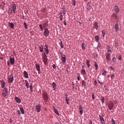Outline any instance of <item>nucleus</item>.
<instances>
[{
  "label": "nucleus",
  "mask_w": 124,
  "mask_h": 124,
  "mask_svg": "<svg viewBox=\"0 0 124 124\" xmlns=\"http://www.w3.org/2000/svg\"><path fill=\"white\" fill-rule=\"evenodd\" d=\"M107 73V72L106 71L104 70V71L103 73L102 74V75L104 76H105L106 75V74Z\"/></svg>",
  "instance_id": "obj_47"
},
{
  "label": "nucleus",
  "mask_w": 124,
  "mask_h": 124,
  "mask_svg": "<svg viewBox=\"0 0 124 124\" xmlns=\"http://www.w3.org/2000/svg\"><path fill=\"white\" fill-rule=\"evenodd\" d=\"M107 49H108V51H107L108 52H110L111 51V50L110 49V47H109Z\"/></svg>",
  "instance_id": "obj_52"
},
{
  "label": "nucleus",
  "mask_w": 124,
  "mask_h": 124,
  "mask_svg": "<svg viewBox=\"0 0 124 124\" xmlns=\"http://www.w3.org/2000/svg\"><path fill=\"white\" fill-rule=\"evenodd\" d=\"M12 7L13 11L14 13L15 14L16 12V5L14 2H13V4L12 5Z\"/></svg>",
  "instance_id": "obj_3"
},
{
  "label": "nucleus",
  "mask_w": 124,
  "mask_h": 124,
  "mask_svg": "<svg viewBox=\"0 0 124 124\" xmlns=\"http://www.w3.org/2000/svg\"><path fill=\"white\" fill-rule=\"evenodd\" d=\"M114 9L116 13H118L119 12V9L118 6H115L114 7Z\"/></svg>",
  "instance_id": "obj_17"
},
{
  "label": "nucleus",
  "mask_w": 124,
  "mask_h": 124,
  "mask_svg": "<svg viewBox=\"0 0 124 124\" xmlns=\"http://www.w3.org/2000/svg\"><path fill=\"white\" fill-rule=\"evenodd\" d=\"M39 27H40V28L41 29L42 31H43V28L42 25L41 24H40L39 25Z\"/></svg>",
  "instance_id": "obj_49"
},
{
  "label": "nucleus",
  "mask_w": 124,
  "mask_h": 124,
  "mask_svg": "<svg viewBox=\"0 0 124 124\" xmlns=\"http://www.w3.org/2000/svg\"><path fill=\"white\" fill-rule=\"evenodd\" d=\"M85 44L84 43H82L81 46L82 48V49L83 50H84L85 49Z\"/></svg>",
  "instance_id": "obj_39"
},
{
  "label": "nucleus",
  "mask_w": 124,
  "mask_h": 124,
  "mask_svg": "<svg viewBox=\"0 0 124 124\" xmlns=\"http://www.w3.org/2000/svg\"><path fill=\"white\" fill-rule=\"evenodd\" d=\"M110 54L109 53H107L106 54V58L108 62L110 61L111 60Z\"/></svg>",
  "instance_id": "obj_7"
},
{
  "label": "nucleus",
  "mask_w": 124,
  "mask_h": 124,
  "mask_svg": "<svg viewBox=\"0 0 124 124\" xmlns=\"http://www.w3.org/2000/svg\"><path fill=\"white\" fill-rule=\"evenodd\" d=\"M30 88L31 91V92H32L33 91V88L32 87V83L30 85Z\"/></svg>",
  "instance_id": "obj_33"
},
{
  "label": "nucleus",
  "mask_w": 124,
  "mask_h": 124,
  "mask_svg": "<svg viewBox=\"0 0 124 124\" xmlns=\"http://www.w3.org/2000/svg\"><path fill=\"white\" fill-rule=\"evenodd\" d=\"M59 15L60 16H59V18L60 20L62 21V18H63V16L62 15V13L61 12H60L59 13Z\"/></svg>",
  "instance_id": "obj_20"
},
{
  "label": "nucleus",
  "mask_w": 124,
  "mask_h": 124,
  "mask_svg": "<svg viewBox=\"0 0 124 124\" xmlns=\"http://www.w3.org/2000/svg\"><path fill=\"white\" fill-rule=\"evenodd\" d=\"M18 113V114L19 115H20L21 114V113L20 112V111L19 110H18V111H17Z\"/></svg>",
  "instance_id": "obj_61"
},
{
  "label": "nucleus",
  "mask_w": 124,
  "mask_h": 124,
  "mask_svg": "<svg viewBox=\"0 0 124 124\" xmlns=\"http://www.w3.org/2000/svg\"><path fill=\"white\" fill-rule=\"evenodd\" d=\"M99 116L100 117V119L101 121V123L102 124H104L105 123L104 118L101 115H99Z\"/></svg>",
  "instance_id": "obj_9"
},
{
  "label": "nucleus",
  "mask_w": 124,
  "mask_h": 124,
  "mask_svg": "<svg viewBox=\"0 0 124 124\" xmlns=\"http://www.w3.org/2000/svg\"><path fill=\"white\" fill-rule=\"evenodd\" d=\"M89 124H92V122L91 120L89 121Z\"/></svg>",
  "instance_id": "obj_60"
},
{
  "label": "nucleus",
  "mask_w": 124,
  "mask_h": 124,
  "mask_svg": "<svg viewBox=\"0 0 124 124\" xmlns=\"http://www.w3.org/2000/svg\"><path fill=\"white\" fill-rule=\"evenodd\" d=\"M45 52L46 54H48L49 53V49L48 48L47 45L45 44Z\"/></svg>",
  "instance_id": "obj_18"
},
{
  "label": "nucleus",
  "mask_w": 124,
  "mask_h": 124,
  "mask_svg": "<svg viewBox=\"0 0 124 124\" xmlns=\"http://www.w3.org/2000/svg\"><path fill=\"white\" fill-rule=\"evenodd\" d=\"M53 67L54 69H55L56 68V66L55 64H54L53 65Z\"/></svg>",
  "instance_id": "obj_54"
},
{
  "label": "nucleus",
  "mask_w": 124,
  "mask_h": 124,
  "mask_svg": "<svg viewBox=\"0 0 124 124\" xmlns=\"http://www.w3.org/2000/svg\"><path fill=\"white\" fill-rule=\"evenodd\" d=\"M82 86H83L85 88L86 86V83L85 81L83 80L82 81Z\"/></svg>",
  "instance_id": "obj_28"
},
{
  "label": "nucleus",
  "mask_w": 124,
  "mask_h": 124,
  "mask_svg": "<svg viewBox=\"0 0 124 124\" xmlns=\"http://www.w3.org/2000/svg\"><path fill=\"white\" fill-rule=\"evenodd\" d=\"M61 60L63 64H65L66 62V57H65L62 56L61 58Z\"/></svg>",
  "instance_id": "obj_15"
},
{
  "label": "nucleus",
  "mask_w": 124,
  "mask_h": 124,
  "mask_svg": "<svg viewBox=\"0 0 124 124\" xmlns=\"http://www.w3.org/2000/svg\"><path fill=\"white\" fill-rule=\"evenodd\" d=\"M112 17L113 18L116 19H118V17L115 14H113L112 15Z\"/></svg>",
  "instance_id": "obj_23"
},
{
  "label": "nucleus",
  "mask_w": 124,
  "mask_h": 124,
  "mask_svg": "<svg viewBox=\"0 0 124 124\" xmlns=\"http://www.w3.org/2000/svg\"><path fill=\"white\" fill-rule=\"evenodd\" d=\"M49 33V31L47 28H46L44 32V35L46 37L48 36Z\"/></svg>",
  "instance_id": "obj_6"
},
{
  "label": "nucleus",
  "mask_w": 124,
  "mask_h": 124,
  "mask_svg": "<svg viewBox=\"0 0 124 124\" xmlns=\"http://www.w3.org/2000/svg\"><path fill=\"white\" fill-rule=\"evenodd\" d=\"M98 82L99 83V84H100L101 85H102L103 84V83L102 82H101L100 81H99V80H98Z\"/></svg>",
  "instance_id": "obj_56"
},
{
  "label": "nucleus",
  "mask_w": 124,
  "mask_h": 124,
  "mask_svg": "<svg viewBox=\"0 0 124 124\" xmlns=\"http://www.w3.org/2000/svg\"><path fill=\"white\" fill-rule=\"evenodd\" d=\"M20 109L22 114H24V111L23 108L21 107L20 108Z\"/></svg>",
  "instance_id": "obj_35"
},
{
  "label": "nucleus",
  "mask_w": 124,
  "mask_h": 124,
  "mask_svg": "<svg viewBox=\"0 0 124 124\" xmlns=\"http://www.w3.org/2000/svg\"><path fill=\"white\" fill-rule=\"evenodd\" d=\"M13 81V77L11 74L9 76L8 78V82L9 83H11Z\"/></svg>",
  "instance_id": "obj_8"
},
{
  "label": "nucleus",
  "mask_w": 124,
  "mask_h": 124,
  "mask_svg": "<svg viewBox=\"0 0 124 124\" xmlns=\"http://www.w3.org/2000/svg\"><path fill=\"white\" fill-rule=\"evenodd\" d=\"M9 26L11 28L13 29L14 27V24H9Z\"/></svg>",
  "instance_id": "obj_42"
},
{
  "label": "nucleus",
  "mask_w": 124,
  "mask_h": 124,
  "mask_svg": "<svg viewBox=\"0 0 124 124\" xmlns=\"http://www.w3.org/2000/svg\"><path fill=\"white\" fill-rule=\"evenodd\" d=\"M94 66L95 67V70H97L98 68V65L97 64V62H94Z\"/></svg>",
  "instance_id": "obj_32"
},
{
  "label": "nucleus",
  "mask_w": 124,
  "mask_h": 124,
  "mask_svg": "<svg viewBox=\"0 0 124 124\" xmlns=\"http://www.w3.org/2000/svg\"><path fill=\"white\" fill-rule=\"evenodd\" d=\"M36 68L37 69V70L38 71V73L39 74H40V65L39 64H36Z\"/></svg>",
  "instance_id": "obj_12"
},
{
  "label": "nucleus",
  "mask_w": 124,
  "mask_h": 124,
  "mask_svg": "<svg viewBox=\"0 0 124 124\" xmlns=\"http://www.w3.org/2000/svg\"><path fill=\"white\" fill-rule=\"evenodd\" d=\"M23 73L25 78H28L29 77L27 72L26 71H23Z\"/></svg>",
  "instance_id": "obj_21"
},
{
  "label": "nucleus",
  "mask_w": 124,
  "mask_h": 124,
  "mask_svg": "<svg viewBox=\"0 0 124 124\" xmlns=\"http://www.w3.org/2000/svg\"><path fill=\"white\" fill-rule=\"evenodd\" d=\"M53 108H54L53 109L54 111V112L55 113V114L58 115V116H60L59 114V113L58 111V110H57V109L54 107H53Z\"/></svg>",
  "instance_id": "obj_16"
},
{
  "label": "nucleus",
  "mask_w": 124,
  "mask_h": 124,
  "mask_svg": "<svg viewBox=\"0 0 124 124\" xmlns=\"http://www.w3.org/2000/svg\"><path fill=\"white\" fill-rule=\"evenodd\" d=\"M79 109L80 114L81 115H82L83 113V108L81 105H79Z\"/></svg>",
  "instance_id": "obj_14"
},
{
  "label": "nucleus",
  "mask_w": 124,
  "mask_h": 124,
  "mask_svg": "<svg viewBox=\"0 0 124 124\" xmlns=\"http://www.w3.org/2000/svg\"><path fill=\"white\" fill-rule=\"evenodd\" d=\"M84 65H85L84 63L83 65H82L81 66L83 68V69H84L85 67V66Z\"/></svg>",
  "instance_id": "obj_57"
},
{
  "label": "nucleus",
  "mask_w": 124,
  "mask_h": 124,
  "mask_svg": "<svg viewBox=\"0 0 124 124\" xmlns=\"http://www.w3.org/2000/svg\"><path fill=\"white\" fill-rule=\"evenodd\" d=\"M72 3L74 6H75L76 5V1L75 0H72Z\"/></svg>",
  "instance_id": "obj_44"
},
{
  "label": "nucleus",
  "mask_w": 124,
  "mask_h": 124,
  "mask_svg": "<svg viewBox=\"0 0 124 124\" xmlns=\"http://www.w3.org/2000/svg\"><path fill=\"white\" fill-rule=\"evenodd\" d=\"M42 58L44 64L46 65L47 64V56L45 53H44V56Z\"/></svg>",
  "instance_id": "obj_2"
},
{
  "label": "nucleus",
  "mask_w": 124,
  "mask_h": 124,
  "mask_svg": "<svg viewBox=\"0 0 124 124\" xmlns=\"http://www.w3.org/2000/svg\"><path fill=\"white\" fill-rule=\"evenodd\" d=\"M95 39L96 42H98L99 39V37L98 36H96L95 37Z\"/></svg>",
  "instance_id": "obj_31"
},
{
  "label": "nucleus",
  "mask_w": 124,
  "mask_h": 124,
  "mask_svg": "<svg viewBox=\"0 0 124 124\" xmlns=\"http://www.w3.org/2000/svg\"><path fill=\"white\" fill-rule=\"evenodd\" d=\"M65 99L66 100V101L67 102V104L69 105V104L68 101L69 100V98L68 97H66V98H65Z\"/></svg>",
  "instance_id": "obj_34"
},
{
  "label": "nucleus",
  "mask_w": 124,
  "mask_h": 124,
  "mask_svg": "<svg viewBox=\"0 0 124 124\" xmlns=\"http://www.w3.org/2000/svg\"><path fill=\"white\" fill-rule=\"evenodd\" d=\"M104 88H105V89L106 90H108V89H107V86L106 85H104Z\"/></svg>",
  "instance_id": "obj_58"
},
{
  "label": "nucleus",
  "mask_w": 124,
  "mask_h": 124,
  "mask_svg": "<svg viewBox=\"0 0 124 124\" xmlns=\"http://www.w3.org/2000/svg\"><path fill=\"white\" fill-rule=\"evenodd\" d=\"M10 62L11 65L14 64L15 62V60L14 55H11L10 57Z\"/></svg>",
  "instance_id": "obj_5"
},
{
  "label": "nucleus",
  "mask_w": 124,
  "mask_h": 124,
  "mask_svg": "<svg viewBox=\"0 0 124 124\" xmlns=\"http://www.w3.org/2000/svg\"><path fill=\"white\" fill-rule=\"evenodd\" d=\"M81 73L83 76H85L86 74L85 70L84 69H82L81 70Z\"/></svg>",
  "instance_id": "obj_22"
},
{
  "label": "nucleus",
  "mask_w": 124,
  "mask_h": 124,
  "mask_svg": "<svg viewBox=\"0 0 124 124\" xmlns=\"http://www.w3.org/2000/svg\"><path fill=\"white\" fill-rule=\"evenodd\" d=\"M24 24V27H25V28L26 29H27L28 28H27V27L28 26V25L27 24Z\"/></svg>",
  "instance_id": "obj_50"
},
{
  "label": "nucleus",
  "mask_w": 124,
  "mask_h": 124,
  "mask_svg": "<svg viewBox=\"0 0 124 124\" xmlns=\"http://www.w3.org/2000/svg\"><path fill=\"white\" fill-rule=\"evenodd\" d=\"M25 83H26V84H25L26 86V87L27 88H28L29 87V83H28V81H27L26 80H25Z\"/></svg>",
  "instance_id": "obj_29"
},
{
  "label": "nucleus",
  "mask_w": 124,
  "mask_h": 124,
  "mask_svg": "<svg viewBox=\"0 0 124 124\" xmlns=\"http://www.w3.org/2000/svg\"><path fill=\"white\" fill-rule=\"evenodd\" d=\"M92 3L91 2H89L87 4V9L88 10H90L91 8H92V7L91 6V4Z\"/></svg>",
  "instance_id": "obj_11"
},
{
  "label": "nucleus",
  "mask_w": 124,
  "mask_h": 124,
  "mask_svg": "<svg viewBox=\"0 0 124 124\" xmlns=\"http://www.w3.org/2000/svg\"><path fill=\"white\" fill-rule=\"evenodd\" d=\"M64 8H63L62 9L63 10L62 12L63 13V15L64 16L66 15V11L64 10Z\"/></svg>",
  "instance_id": "obj_43"
},
{
  "label": "nucleus",
  "mask_w": 124,
  "mask_h": 124,
  "mask_svg": "<svg viewBox=\"0 0 124 124\" xmlns=\"http://www.w3.org/2000/svg\"><path fill=\"white\" fill-rule=\"evenodd\" d=\"M101 32H102V37H104L105 36V31L104 30H103Z\"/></svg>",
  "instance_id": "obj_40"
},
{
  "label": "nucleus",
  "mask_w": 124,
  "mask_h": 124,
  "mask_svg": "<svg viewBox=\"0 0 124 124\" xmlns=\"http://www.w3.org/2000/svg\"><path fill=\"white\" fill-rule=\"evenodd\" d=\"M115 28L116 32H117L119 29L118 24H116L115 26Z\"/></svg>",
  "instance_id": "obj_24"
},
{
  "label": "nucleus",
  "mask_w": 124,
  "mask_h": 124,
  "mask_svg": "<svg viewBox=\"0 0 124 124\" xmlns=\"http://www.w3.org/2000/svg\"><path fill=\"white\" fill-rule=\"evenodd\" d=\"M1 83V85H5L6 84L5 82L2 80H0Z\"/></svg>",
  "instance_id": "obj_46"
},
{
  "label": "nucleus",
  "mask_w": 124,
  "mask_h": 124,
  "mask_svg": "<svg viewBox=\"0 0 124 124\" xmlns=\"http://www.w3.org/2000/svg\"><path fill=\"white\" fill-rule=\"evenodd\" d=\"M41 106L40 104L37 105L36 106V108L37 112H39L41 110Z\"/></svg>",
  "instance_id": "obj_10"
},
{
  "label": "nucleus",
  "mask_w": 124,
  "mask_h": 124,
  "mask_svg": "<svg viewBox=\"0 0 124 124\" xmlns=\"http://www.w3.org/2000/svg\"><path fill=\"white\" fill-rule=\"evenodd\" d=\"M80 75H79L77 77V79L78 81H79L80 80Z\"/></svg>",
  "instance_id": "obj_55"
},
{
  "label": "nucleus",
  "mask_w": 124,
  "mask_h": 124,
  "mask_svg": "<svg viewBox=\"0 0 124 124\" xmlns=\"http://www.w3.org/2000/svg\"><path fill=\"white\" fill-rule=\"evenodd\" d=\"M7 65H10V63L8 61L7 62Z\"/></svg>",
  "instance_id": "obj_64"
},
{
  "label": "nucleus",
  "mask_w": 124,
  "mask_h": 124,
  "mask_svg": "<svg viewBox=\"0 0 124 124\" xmlns=\"http://www.w3.org/2000/svg\"><path fill=\"white\" fill-rule=\"evenodd\" d=\"M42 96L44 98L45 101L46 102L48 100V96L47 93L46 92L44 91L43 92Z\"/></svg>",
  "instance_id": "obj_1"
},
{
  "label": "nucleus",
  "mask_w": 124,
  "mask_h": 124,
  "mask_svg": "<svg viewBox=\"0 0 124 124\" xmlns=\"http://www.w3.org/2000/svg\"><path fill=\"white\" fill-rule=\"evenodd\" d=\"M94 26V28L96 30H97L98 29V25L97 24H95Z\"/></svg>",
  "instance_id": "obj_38"
},
{
  "label": "nucleus",
  "mask_w": 124,
  "mask_h": 124,
  "mask_svg": "<svg viewBox=\"0 0 124 124\" xmlns=\"http://www.w3.org/2000/svg\"><path fill=\"white\" fill-rule=\"evenodd\" d=\"M8 12L9 15H11L12 14V10L11 8H9L8 10Z\"/></svg>",
  "instance_id": "obj_26"
},
{
  "label": "nucleus",
  "mask_w": 124,
  "mask_h": 124,
  "mask_svg": "<svg viewBox=\"0 0 124 124\" xmlns=\"http://www.w3.org/2000/svg\"><path fill=\"white\" fill-rule=\"evenodd\" d=\"M92 98L93 100H94L95 97H94V93H93L92 94Z\"/></svg>",
  "instance_id": "obj_53"
},
{
  "label": "nucleus",
  "mask_w": 124,
  "mask_h": 124,
  "mask_svg": "<svg viewBox=\"0 0 124 124\" xmlns=\"http://www.w3.org/2000/svg\"><path fill=\"white\" fill-rule=\"evenodd\" d=\"M112 124H116L115 123V121L113 118L111 119V121Z\"/></svg>",
  "instance_id": "obj_45"
},
{
  "label": "nucleus",
  "mask_w": 124,
  "mask_h": 124,
  "mask_svg": "<svg viewBox=\"0 0 124 124\" xmlns=\"http://www.w3.org/2000/svg\"><path fill=\"white\" fill-rule=\"evenodd\" d=\"M112 61L114 63H116V58H115V57H114L112 58Z\"/></svg>",
  "instance_id": "obj_41"
},
{
  "label": "nucleus",
  "mask_w": 124,
  "mask_h": 124,
  "mask_svg": "<svg viewBox=\"0 0 124 124\" xmlns=\"http://www.w3.org/2000/svg\"><path fill=\"white\" fill-rule=\"evenodd\" d=\"M113 106V104L112 102H111L108 104V107L110 110H111L112 109Z\"/></svg>",
  "instance_id": "obj_13"
},
{
  "label": "nucleus",
  "mask_w": 124,
  "mask_h": 124,
  "mask_svg": "<svg viewBox=\"0 0 124 124\" xmlns=\"http://www.w3.org/2000/svg\"><path fill=\"white\" fill-rule=\"evenodd\" d=\"M115 75L114 74H112L111 77L110 78L111 79L113 78L114 77Z\"/></svg>",
  "instance_id": "obj_51"
},
{
  "label": "nucleus",
  "mask_w": 124,
  "mask_h": 124,
  "mask_svg": "<svg viewBox=\"0 0 124 124\" xmlns=\"http://www.w3.org/2000/svg\"><path fill=\"white\" fill-rule=\"evenodd\" d=\"M5 85H1V86L2 88H3Z\"/></svg>",
  "instance_id": "obj_62"
},
{
  "label": "nucleus",
  "mask_w": 124,
  "mask_h": 124,
  "mask_svg": "<svg viewBox=\"0 0 124 124\" xmlns=\"http://www.w3.org/2000/svg\"><path fill=\"white\" fill-rule=\"evenodd\" d=\"M118 59L120 61H121L122 59V57L121 55L119 54L118 55Z\"/></svg>",
  "instance_id": "obj_36"
},
{
  "label": "nucleus",
  "mask_w": 124,
  "mask_h": 124,
  "mask_svg": "<svg viewBox=\"0 0 124 124\" xmlns=\"http://www.w3.org/2000/svg\"><path fill=\"white\" fill-rule=\"evenodd\" d=\"M110 69H111L112 70H114V69L112 67V66H110Z\"/></svg>",
  "instance_id": "obj_59"
},
{
  "label": "nucleus",
  "mask_w": 124,
  "mask_h": 124,
  "mask_svg": "<svg viewBox=\"0 0 124 124\" xmlns=\"http://www.w3.org/2000/svg\"><path fill=\"white\" fill-rule=\"evenodd\" d=\"M101 101L102 103L103 104L104 102L105 101V98L103 96H102L101 97Z\"/></svg>",
  "instance_id": "obj_37"
},
{
  "label": "nucleus",
  "mask_w": 124,
  "mask_h": 124,
  "mask_svg": "<svg viewBox=\"0 0 124 124\" xmlns=\"http://www.w3.org/2000/svg\"><path fill=\"white\" fill-rule=\"evenodd\" d=\"M60 46L62 48H63V45L62 44V41H61V43L60 44Z\"/></svg>",
  "instance_id": "obj_48"
},
{
  "label": "nucleus",
  "mask_w": 124,
  "mask_h": 124,
  "mask_svg": "<svg viewBox=\"0 0 124 124\" xmlns=\"http://www.w3.org/2000/svg\"><path fill=\"white\" fill-rule=\"evenodd\" d=\"M8 90L6 87L3 90L2 94L4 97H5L7 96L8 93Z\"/></svg>",
  "instance_id": "obj_4"
},
{
  "label": "nucleus",
  "mask_w": 124,
  "mask_h": 124,
  "mask_svg": "<svg viewBox=\"0 0 124 124\" xmlns=\"http://www.w3.org/2000/svg\"><path fill=\"white\" fill-rule=\"evenodd\" d=\"M68 95L67 93H66L65 95V98H66V97H68Z\"/></svg>",
  "instance_id": "obj_63"
},
{
  "label": "nucleus",
  "mask_w": 124,
  "mask_h": 124,
  "mask_svg": "<svg viewBox=\"0 0 124 124\" xmlns=\"http://www.w3.org/2000/svg\"><path fill=\"white\" fill-rule=\"evenodd\" d=\"M39 50H40V51L42 53L43 51V47L42 45H41L39 47Z\"/></svg>",
  "instance_id": "obj_30"
},
{
  "label": "nucleus",
  "mask_w": 124,
  "mask_h": 124,
  "mask_svg": "<svg viewBox=\"0 0 124 124\" xmlns=\"http://www.w3.org/2000/svg\"><path fill=\"white\" fill-rule=\"evenodd\" d=\"M86 64L87 65V66L88 67H89L90 66V61L89 60L87 59L86 60Z\"/></svg>",
  "instance_id": "obj_27"
},
{
  "label": "nucleus",
  "mask_w": 124,
  "mask_h": 124,
  "mask_svg": "<svg viewBox=\"0 0 124 124\" xmlns=\"http://www.w3.org/2000/svg\"><path fill=\"white\" fill-rule=\"evenodd\" d=\"M15 100L16 102L18 103H20L21 101V100L19 98L16 97L15 98Z\"/></svg>",
  "instance_id": "obj_19"
},
{
  "label": "nucleus",
  "mask_w": 124,
  "mask_h": 124,
  "mask_svg": "<svg viewBox=\"0 0 124 124\" xmlns=\"http://www.w3.org/2000/svg\"><path fill=\"white\" fill-rule=\"evenodd\" d=\"M52 85L54 90H55L56 88V85L55 83L54 82L52 83Z\"/></svg>",
  "instance_id": "obj_25"
}]
</instances>
